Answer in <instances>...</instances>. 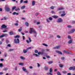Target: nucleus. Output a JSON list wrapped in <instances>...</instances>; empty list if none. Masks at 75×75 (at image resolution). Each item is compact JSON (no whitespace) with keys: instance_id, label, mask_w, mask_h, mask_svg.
Here are the masks:
<instances>
[{"instance_id":"obj_1","label":"nucleus","mask_w":75,"mask_h":75,"mask_svg":"<svg viewBox=\"0 0 75 75\" xmlns=\"http://www.w3.org/2000/svg\"><path fill=\"white\" fill-rule=\"evenodd\" d=\"M29 33L30 34H32V33H33L34 37H37V32H36L34 29L31 28H30Z\"/></svg>"},{"instance_id":"obj_2","label":"nucleus","mask_w":75,"mask_h":75,"mask_svg":"<svg viewBox=\"0 0 75 75\" xmlns=\"http://www.w3.org/2000/svg\"><path fill=\"white\" fill-rule=\"evenodd\" d=\"M9 7H10V6H9L8 5H5V9L6 11L8 12V11H10V8Z\"/></svg>"},{"instance_id":"obj_3","label":"nucleus","mask_w":75,"mask_h":75,"mask_svg":"<svg viewBox=\"0 0 75 75\" xmlns=\"http://www.w3.org/2000/svg\"><path fill=\"white\" fill-rule=\"evenodd\" d=\"M46 20L47 23H50V21H52V17H49V19L47 18H46Z\"/></svg>"},{"instance_id":"obj_4","label":"nucleus","mask_w":75,"mask_h":75,"mask_svg":"<svg viewBox=\"0 0 75 75\" xmlns=\"http://www.w3.org/2000/svg\"><path fill=\"white\" fill-rule=\"evenodd\" d=\"M50 72H48L47 73V75H54L51 73L52 72V68H50Z\"/></svg>"},{"instance_id":"obj_5","label":"nucleus","mask_w":75,"mask_h":75,"mask_svg":"<svg viewBox=\"0 0 75 75\" xmlns=\"http://www.w3.org/2000/svg\"><path fill=\"white\" fill-rule=\"evenodd\" d=\"M14 42L15 44H19V39H14Z\"/></svg>"},{"instance_id":"obj_6","label":"nucleus","mask_w":75,"mask_h":75,"mask_svg":"<svg viewBox=\"0 0 75 75\" xmlns=\"http://www.w3.org/2000/svg\"><path fill=\"white\" fill-rule=\"evenodd\" d=\"M75 31V29H73L69 31L68 32L69 34H72V33H74Z\"/></svg>"},{"instance_id":"obj_7","label":"nucleus","mask_w":75,"mask_h":75,"mask_svg":"<svg viewBox=\"0 0 75 75\" xmlns=\"http://www.w3.org/2000/svg\"><path fill=\"white\" fill-rule=\"evenodd\" d=\"M7 34H2V35L0 36V38H3V37H7Z\"/></svg>"},{"instance_id":"obj_8","label":"nucleus","mask_w":75,"mask_h":75,"mask_svg":"<svg viewBox=\"0 0 75 75\" xmlns=\"http://www.w3.org/2000/svg\"><path fill=\"white\" fill-rule=\"evenodd\" d=\"M62 19L61 18H59L57 21V23H61L62 22Z\"/></svg>"},{"instance_id":"obj_9","label":"nucleus","mask_w":75,"mask_h":75,"mask_svg":"<svg viewBox=\"0 0 75 75\" xmlns=\"http://www.w3.org/2000/svg\"><path fill=\"white\" fill-rule=\"evenodd\" d=\"M60 47H61V46H57L53 47V49L54 50H56V49H59V48Z\"/></svg>"},{"instance_id":"obj_10","label":"nucleus","mask_w":75,"mask_h":75,"mask_svg":"<svg viewBox=\"0 0 75 75\" xmlns=\"http://www.w3.org/2000/svg\"><path fill=\"white\" fill-rule=\"evenodd\" d=\"M44 54V52H38V55H43Z\"/></svg>"},{"instance_id":"obj_11","label":"nucleus","mask_w":75,"mask_h":75,"mask_svg":"<svg viewBox=\"0 0 75 75\" xmlns=\"http://www.w3.org/2000/svg\"><path fill=\"white\" fill-rule=\"evenodd\" d=\"M35 1H33L32 2V5L33 6H34L35 5Z\"/></svg>"},{"instance_id":"obj_12","label":"nucleus","mask_w":75,"mask_h":75,"mask_svg":"<svg viewBox=\"0 0 75 75\" xmlns=\"http://www.w3.org/2000/svg\"><path fill=\"white\" fill-rule=\"evenodd\" d=\"M1 28H7V26L3 24L1 26Z\"/></svg>"},{"instance_id":"obj_13","label":"nucleus","mask_w":75,"mask_h":75,"mask_svg":"<svg viewBox=\"0 0 75 75\" xmlns=\"http://www.w3.org/2000/svg\"><path fill=\"white\" fill-rule=\"evenodd\" d=\"M13 15V16H15V15H18V13H16V12H13L12 13Z\"/></svg>"},{"instance_id":"obj_14","label":"nucleus","mask_w":75,"mask_h":75,"mask_svg":"<svg viewBox=\"0 0 75 75\" xmlns=\"http://www.w3.org/2000/svg\"><path fill=\"white\" fill-rule=\"evenodd\" d=\"M72 41H73V40L72 39L70 40L68 42V44H71V43L72 42Z\"/></svg>"},{"instance_id":"obj_15","label":"nucleus","mask_w":75,"mask_h":75,"mask_svg":"<svg viewBox=\"0 0 75 75\" xmlns=\"http://www.w3.org/2000/svg\"><path fill=\"white\" fill-rule=\"evenodd\" d=\"M56 52L58 54H60V55H62V52L60 51H56Z\"/></svg>"},{"instance_id":"obj_16","label":"nucleus","mask_w":75,"mask_h":75,"mask_svg":"<svg viewBox=\"0 0 75 75\" xmlns=\"http://www.w3.org/2000/svg\"><path fill=\"white\" fill-rule=\"evenodd\" d=\"M64 8L63 7L59 8H57V10H64Z\"/></svg>"},{"instance_id":"obj_17","label":"nucleus","mask_w":75,"mask_h":75,"mask_svg":"<svg viewBox=\"0 0 75 75\" xmlns=\"http://www.w3.org/2000/svg\"><path fill=\"white\" fill-rule=\"evenodd\" d=\"M52 17L53 18H55V19L57 18H58V17H59L58 16H57L56 15L53 16Z\"/></svg>"},{"instance_id":"obj_18","label":"nucleus","mask_w":75,"mask_h":75,"mask_svg":"<svg viewBox=\"0 0 75 75\" xmlns=\"http://www.w3.org/2000/svg\"><path fill=\"white\" fill-rule=\"evenodd\" d=\"M27 51H28V50H27V49L26 50L25 49H23V52L24 54H25V53H27Z\"/></svg>"},{"instance_id":"obj_19","label":"nucleus","mask_w":75,"mask_h":75,"mask_svg":"<svg viewBox=\"0 0 75 75\" xmlns=\"http://www.w3.org/2000/svg\"><path fill=\"white\" fill-rule=\"evenodd\" d=\"M3 71H7L8 70V68L7 67H4V69H3Z\"/></svg>"},{"instance_id":"obj_20","label":"nucleus","mask_w":75,"mask_h":75,"mask_svg":"<svg viewBox=\"0 0 75 75\" xmlns=\"http://www.w3.org/2000/svg\"><path fill=\"white\" fill-rule=\"evenodd\" d=\"M22 27H21L20 28L18 29V32H21V31H22Z\"/></svg>"},{"instance_id":"obj_21","label":"nucleus","mask_w":75,"mask_h":75,"mask_svg":"<svg viewBox=\"0 0 75 75\" xmlns=\"http://www.w3.org/2000/svg\"><path fill=\"white\" fill-rule=\"evenodd\" d=\"M20 58L21 59H22L23 60H24L25 59V58L23 56H21L20 57Z\"/></svg>"},{"instance_id":"obj_22","label":"nucleus","mask_w":75,"mask_h":75,"mask_svg":"<svg viewBox=\"0 0 75 75\" xmlns=\"http://www.w3.org/2000/svg\"><path fill=\"white\" fill-rule=\"evenodd\" d=\"M16 8V6H14L12 7V11H13V10H14V9Z\"/></svg>"},{"instance_id":"obj_23","label":"nucleus","mask_w":75,"mask_h":75,"mask_svg":"<svg viewBox=\"0 0 75 75\" xmlns=\"http://www.w3.org/2000/svg\"><path fill=\"white\" fill-rule=\"evenodd\" d=\"M45 71H48V67H46L45 68Z\"/></svg>"},{"instance_id":"obj_24","label":"nucleus","mask_w":75,"mask_h":75,"mask_svg":"<svg viewBox=\"0 0 75 75\" xmlns=\"http://www.w3.org/2000/svg\"><path fill=\"white\" fill-rule=\"evenodd\" d=\"M55 7L54 6H51L50 7V9H52V10H54V8H55Z\"/></svg>"},{"instance_id":"obj_25","label":"nucleus","mask_w":75,"mask_h":75,"mask_svg":"<svg viewBox=\"0 0 75 75\" xmlns=\"http://www.w3.org/2000/svg\"><path fill=\"white\" fill-rule=\"evenodd\" d=\"M33 55L34 56H35V55L36 56V57H40V56H39V55H38V54H33Z\"/></svg>"},{"instance_id":"obj_26","label":"nucleus","mask_w":75,"mask_h":75,"mask_svg":"<svg viewBox=\"0 0 75 75\" xmlns=\"http://www.w3.org/2000/svg\"><path fill=\"white\" fill-rule=\"evenodd\" d=\"M22 70L25 72L26 71V69L24 67H23L22 68Z\"/></svg>"},{"instance_id":"obj_27","label":"nucleus","mask_w":75,"mask_h":75,"mask_svg":"<svg viewBox=\"0 0 75 75\" xmlns=\"http://www.w3.org/2000/svg\"><path fill=\"white\" fill-rule=\"evenodd\" d=\"M20 35H17L16 36H15L14 37V38H20Z\"/></svg>"},{"instance_id":"obj_28","label":"nucleus","mask_w":75,"mask_h":75,"mask_svg":"<svg viewBox=\"0 0 75 75\" xmlns=\"http://www.w3.org/2000/svg\"><path fill=\"white\" fill-rule=\"evenodd\" d=\"M62 72L63 74H67L68 72L67 71H63Z\"/></svg>"},{"instance_id":"obj_29","label":"nucleus","mask_w":75,"mask_h":75,"mask_svg":"<svg viewBox=\"0 0 75 75\" xmlns=\"http://www.w3.org/2000/svg\"><path fill=\"white\" fill-rule=\"evenodd\" d=\"M59 66L60 68H62V67H64V65L62 64H59Z\"/></svg>"},{"instance_id":"obj_30","label":"nucleus","mask_w":75,"mask_h":75,"mask_svg":"<svg viewBox=\"0 0 75 75\" xmlns=\"http://www.w3.org/2000/svg\"><path fill=\"white\" fill-rule=\"evenodd\" d=\"M25 24L27 27H28V25H29L28 23L27 22H25Z\"/></svg>"},{"instance_id":"obj_31","label":"nucleus","mask_w":75,"mask_h":75,"mask_svg":"<svg viewBox=\"0 0 75 75\" xmlns=\"http://www.w3.org/2000/svg\"><path fill=\"white\" fill-rule=\"evenodd\" d=\"M57 74L58 75H61V74L60 72H59L58 71L57 72Z\"/></svg>"},{"instance_id":"obj_32","label":"nucleus","mask_w":75,"mask_h":75,"mask_svg":"<svg viewBox=\"0 0 75 75\" xmlns=\"http://www.w3.org/2000/svg\"><path fill=\"white\" fill-rule=\"evenodd\" d=\"M61 59L62 61H64V60L65 59V57H61Z\"/></svg>"},{"instance_id":"obj_33","label":"nucleus","mask_w":75,"mask_h":75,"mask_svg":"<svg viewBox=\"0 0 75 75\" xmlns=\"http://www.w3.org/2000/svg\"><path fill=\"white\" fill-rule=\"evenodd\" d=\"M9 34L10 35H13V33L12 32H9Z\"/></svg>"},{"instance_id":"obj_34","label":"nucleus","mask_w":75,"mask_h":75,"mask_svg":"<svg viewBox=\"0 0 75 75\" xmlns=\"http://www.w3.org/2000/svg\"><path fill=\"white\" fill-rule=\"evenodd\" d=\"M65 14H66L65 13L62 14L61 15V17H64V16H65Z\"/></svg>"},{"instance_id":"obj_35","label":"nucleus","mask_w":75,"mask_h":75,"mask_svg":"<svg viewBox=\"0 0 75 75\" xmlns=\"http://www.w3.org/2000/svg\"><path fill=\"white\" fill-rule=\"evenodd\" d=\"M26 42H27V44H30V41H29V40H26Z\"/></svg>"},{"instance_id":"obj_36","label":"nucleus","mask_w":75,"mask_h":75,"mask_svg":"<svg viewBox=\"0 0 75 75\" xmlns=\"http://www.w3.org/2000/svg\"><path fill=\"white\" fill-rule=\"evenodd\" d=\"M30 49H31V47H28L27 49H26V50L27 51H28V50H30Z\"/></svg>"},{"instance_id":"obj_37","label":"nucleus","mask_w":75,"mask_h":75,"mask_svg":"<svg viewBox=\"0 0 75 75\" xmlns=\"http://www.w3.org/2000/svg\"><path fill=\"white\" fill-rule=\"evenodd\" d=\"M25 7V6L24 5L21 7V9H23Z\"/></svg>"},{"instance_id":"obj_38","label":"nucleus","mask_w":75,"mask_h":75,"mask_svg":"<svg viewBox=\"0 0 75 75\" xmlns=\"http://www.w3.org/2000/svg\"><path fill=\"white\" fill-rule=\"evenodd\" d=\"M42 45H44V46H45V47H47L48 46V45H47L45 43H43Z\"/></svg>"},{"instance_id":"obj_39","label":"nucleus","mask_w":75,"mask_h":75,"mask_svg":"<svg viewBox=\"0 0 75 75\" xmlns=\"http://www.w3.org/2000/svg\"><path fill=\"white\" fill-rule=\"evenodd\" d=\"M67 27L68 28H72V26L71 25H68L67 26Z\"/></svg>"},{"instance_id":"obj_40","label":"nucleus","mask_w":75,"mask_h":75,"mask_svg":"<svg viewBox=\"0 0 75 75\" xmlns=\"http://www.w3.org/2000/svg\"><path fill=\"white\" fill-rule=\"evenodd\" d=\"M57 37L58 38H61V36L58 35H57Z\"/></svg>"},{"instance_id":"obj_41","label":"nucleus","mask_w":75,"mask_h":75,"mask_svg":"<svg viewBox=\"0 0 75 75\" xmlns=\"http://www.w3.org/2000/svg\"><path fill=\"white\" fill-rule=\"evenodd\" d=\"M68 39H71V36L70 35H68Z\"/></svg>"},{"instance_id":"obj_42","label":"nucleus","mask_w":75,"mask_h":75,"mask_svg":"<svg viewBox=\"0 0 75 75\" xmlns=\"http://www.w3.org/2000/svg\"><path fill=\"white\" fill-rule=\"evenodd\" d=\"M28 39L29 40V42H31V38L30 37L28 38Z\"/></svg>"},{"instance_id":"obj_43","label":"nucleus","mask_w":75,"mask_h":75,"mask_svg":"<svg viewBox=\"0 0 75 75\" xmlns=\"http://www.w3.org/2000/svg\"><path fill=\"white\" fill-rule=\"evenodd\" d=\"M69 70H72V67H70L69 68Z\"/></svg>"},{"instance_id":"obj_44","label":"nucleus","mask_w":75,"mask_h":75,"mask_svg":"<svg viewBox=\"0 0 75 75\" xmlns=\"http://www.w3.org/2000/svg\"><path fill=\"white\" fill-rule=\"evenodd\" d=\"M24 3H28V1H24L23 2Z\"/></svg>"},{"instance_id":"obj_45","label":"nucleus","mask_w":75,"mask_h":75,"mask_svg":"<svg viewBox=\"0 0 75 75\" xmlns=\"http://www.w3.org/2000/svg\"><path fill=\"white\" fill-rule=\"evenodd\" d=\"M3 67V65L2 64H0V67Z\"/></svg>"},{"instance_id":"obj_46","label":"nucleus","mask_w":75,"mask_h":75,"mask_svg":"<svg viewBox=\"0 0 75 75\" xmlns=\"http://www.w3.org/2000/svg\"><path fill=\"white\" fill-rule=\"evenodd\" d=\"M51 13L52 14H55V12L54 11H52Z\"/></svg>"},{"instance_id":"obj_47","label":"nucleus","mask_w":75,"mask_h":75,"mask_svg":"<svg viewBox=\"0 0 75 75\" xmlns=\"http://www.w3.org/2000/svg\"><path fill=\"white\" fill-rule=\"evenodd\" d=\"M72 70L73 71H74L75 69V66H74V67H72Z\"/></svg>"},{"instance_id":"obj_48","label":"nucleus","mask_w":75,"mask_h":75,"mask_svg":"<svg viewBox=\"0 0 75 75\" xmlns=\"http://www.w3.org/2000/svg\"><path fill=\"white\" fill-rule=\"evenodd\" d=\"M4 20H7V19H8V18H7L6 17H4Z\"/></svg>"},{"instance_id":"obj_49","label":"nucleus","mask_w":75,"mask_h":75,"mask_svg":"<svg viewBox=\"0 0 75 75\" xmlns=\"http://www.w3.org/2000/svg\"><path fill=\"white\" fill-rule=\"evenodd\" d=\"M66 54H69L70 53L69 51H66Z\"/></svg>"},{"instance_id":"obj_50","label":"nucleus","mask_w":75,"mask_h":75,"mask_svg":"<svg viewBox=\"0 0 75 75\" xmlns=\"http://www.w3.org/2000/svg\"><path fill=\"white\" fill-rule=\"evenodd\" d=\"M53 62L52 61H50L48 62V63L49 64H52Z\"/></svg>"},{"instance_id":"obj_51","label":"nucleus","mask_w":75,"mask_h":75,"mask_svg":"<svg viewBox=\"0 0 75 75\" xmlns=\"http://www.w3.org/2000/svg\"><path fill=\"white\" fill-rule=\"evenodd\" d=\"M15 25H16V26H18V24L17 23H15Z\"/></svg>"},{"instance_id":"obj_52","label":"nucleus","mask_w":75,"mask_h":75,"mask_svg":"<svg viewBox=\"0 0 75 75\" xmlns=\"http://www.w3.org/2000/svg\"><path fill=\"white\" fill-rule=\"evenodd\" d=\"M37 64L38 67H40V64L39 63H37Z\"/></svg>"},{"instance_id":"obj_53","label":"nucleus","mask_w":75,"mask_h":75,"mask_svg":"<svg viewBox=\"0 0 75 75\" xmlns=\"http://www.w3.org/2000/svg\"><path fill=\"white\" fill-rule=\"evenodd\" d=\"M43 54H44V55L46 57L47 55V54H46L45 53H43Z\"/></svg>"},{"instance_id":"obj_54","label":"nucleus","mask_w":75,"mask_h":75,"mask_svg":"<svg viewBox=\"0 0 75 75\" xmlns=\"http://www.w3.org/2000/svg\"><path fill=\"white\" fill-rule=\"evenodd\" d=\"M19 65H23V64L21 63H19Z\"/></svg>"},{"instance_id":"obj_55","label":"nucleus","mask_w":75,"mask_h":75,"mask_svg":"<svg viewBox=\"0 0 75 75\" xmlns=\"http://www.w3.org/2000/svg\"><path fill=\"white\" fill-rule=\"evenodd\" d=\"M7 47H11V45L10 44H8L7 45Z\"/></svg>"},{"instance_id":"obj_56","label":"nucleus","mask_w":75,"mask_h":75,"mask_svg":"<svg viewBox=\"0 0 75 75\" xmlns=\"http://www.w3.org/2000/svg\"><path fill=\"white\" fill-rule=\"evenodd\" d=\"M38 50H35V53H38Z\"/></svg>"},{"instance_id":"obj_57","label":"nucleus","mask_w":75,"mask_h":75,"mask_svg":"<svg viewBox=\"0 0 75 75\" xmlns=\"http://www.w3.org/2000/svg\"><path fill=\"white\" fill-rule=\"evenodd\" d=\"M14 50V49H10L9 50V51H13Z\"/></svg>"},{"instance_id":"obj_58","label":"nucleus","mask_w":75,"mask_h":75,"mask_svg":"<svg viewBox=\"0 0 75 75\" xmlns=\"http://www.w3.org/2000/svg\"><path fill=\"white\" fill-rule=\"evenodd\" d=\"M25 72H26L27 74H28V71L26 70Z\"/></svg>"},{"instance_id":"obj_59","label":"nucleus","mask_w":75,"mask_h":75,"mask_svg":"<svg viewBox=\"0 0 75 75\" xmlns=\"http://www.w3.org/2000/svg\"><path fill=\"white\" fill-rule=\"evenodd\" d=\"M72 23H73V24H75V21H72Z\"/></svg>"},{"instance_id":"obj_60","label":"nucleus","mask_w":75,"mask_h":75,"mask_svg":"<svg viewBox=\"0 0 75 75\" xmlns=\"http://www.w3.org/2000/svg\"><path fill=\"white\" fill-rule=\"evenodd\" d=\"M4 56L5 57H7V54L5 53L4 54Z\"/></svg>"},{"instance_id":"obj_61","label":"nucleus","mask_w":75,"mask_h":75,"mask_svg":"<svg viewBox=\"0 0 75 75\" xmlns=\"http://www.w3.org/2000/svg\"><path fill=\"white\" fill-rule=\"evenodd\" d=\"M3 33H5L6 32H7V31L6 30H3Z\"/></svg>"},{"instance_id":"obj_62","label":"nucleus","mask_w":75,"mask_h":75,"mask_svg":"<svg viewBox=\"0 0 75 75\" xmlns=\"http://www.w3.org/2000/svg\"><path fill=\"white\" fill-rule=\"evenodd\" d=\"M67 75H71V74L70 73H68L67 74Z\"/></svg>"},{"instance_id":"obj_63","label":"nucleus","mask_w":75,"mask_h":75,"mask_svg":"<svg viewBox=\"0 0 75 75\" xmlns=\"http://www.w3.org/2000/svg\"><path fill=\"white\" fill-rule=\"evenodd\" d=\"M29 68L30 69H33V67L32 66H30L29 67Z\"/></svg>"},{"instance_id":"obj_64","label":"nucleus","mask_w":75,"mask_h":75,"mask_svg":"<svg viewBox=\"0 0 75 75\" xmlns=\"http://www.w3.org/2000/svg\"><path fill=\"white\" fill-rule=\"evenodd\" d=\"M35 16H38V13H35Z\"/></svg>"}]
</instances>
